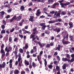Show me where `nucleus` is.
I'll use <instances>...</instances> for the list:
<instances>
[{
    "mask_svg": "<svg viewBox=\"0 0 74 74\" xmlns=\"http://www.w3.org/2000/svg\"><path fill=\"white\" fill-rule=\"evenodd\" d=\"M19 36L21 38H23V35H21L20 34H19Z\"/></svg>",
    "mask_w": 74,
    "mask_h": 74,
    "instance_id": "obj_52",
    "label": "nucleus"
},
{
    "mask_svg": "<svg viewBox=\"0 0 74 74\" xmlns=\"http://www.w3.org/2000/svg\"><path fill=\"white\" fill-rule=\"evenodd\" d=\"M62 21V20L60 18H58L56 20L50 21H49V23H56V22H60Z\"/></svg>",
    "mask_w": 74,
    "mask_h": 74,
    "instance_id": "obj_3",
    "label": "nucleus"
},
{
    "mask_svg": "<svg viewBox=\"0 0 74 74\" xmlns=\"http://www.w3.org/2000/svg\"><path fill=\"white\" fill-rule=\"evenodd\" d=\"M69 26H71V25H73V23H71V22H69Z\"/></svg>",
    "mask_w": 74,
    "mask_h": 74,
    "instance_id": "obj_53",
    "label": "nucleus"
},
{
    "mask_svg": "<svg viewBox=\"0 0 74 74\" xmlns=\"http://www.w3.org/2000/svg\"><path fill=\"white\" fill-rule=\"evenodd\" d=\"M2 53L3 54H2L1 58H4V56H5V52H4V53Z\"/></svg>",
    "mask_w": 74,
    "mask_h": 74,
    "instance_id": "obj_36",
    "label": "nucleus"
},
{
    "mask_svg": "<svg viewBox=\"0 0 74 74\" xmlns=\"http://www.w3.org/2000/svg\"><path fill=\"white\" fill-rule=\"evenodd\" d=\"M68 59L67 58H62V60L63 62H66L67 61Z\"/></svg>",
    "mask_w": 74,
    "mask_h": 74,
    "instance_id": "obj_19",
    "label": "nucleus"
},
{
    "mask_svg": "<svg viewBox=\"0 0 74 74\" xmlns=\"http://www.w3.org/2000/svg\"><path fill=\"white\" fill-rule=\"evenodd\" d=\"M15 56L17 55V51H15L14 52Z\"/></svg>",
    "mask_w": 74,
    "mask_h": 74,
    "instance_id": "obj_59",
    "label": "nucleus"
},
{
    "mask_svg": "<svg viewBox=\"0 0 74 74\" xmlns=\"http://www.w3.org/2000/svg\"><path fill=\"white\" fill-rule=\"evenodd\" d=\"M14 30H15V29H14V28H12V29L10 31V32H11V33H12V32H13V31Z\"/></svg>",
    "mask_w": 74,
    "mask_h": 74,
    "instance_id": "obj_50",
    "label": "nucleus"
},
{
    "mask_svg": "<svg viewBox=\"0 0 74 74\" xmlns=\"http://www.w3.org/2000/svg\"><path fill=\"white\" fill-rule=\"evenodd\" d=\"M54 42H51L50 44V45L51 46V47H52V46H53V43Z\"/></svg>",
    "mask_w": 74,
    "mask_h": 74,
    "instance_id": "obj_44",
    "label": "nucleus"
},
{
    "mask_svg": "<svg viewBox=\"0 0 74 74\" xmlns=\"http://www.w3.org/2000/svg\"><path fill=\"white\" fill-rule=\"evenodd\" d=\"M16 16H14L13 17L10 19V23H11L12 21H14V19L16 20Z\"/></svg>",
    "mask_w": 74,
    "mask_h": 74,
    "instance_id": "obj_7",
    "label": "nucleus"
},
{
    "mask_svg": "<svg viewBox=\"0 0 74 74\" xmlns=\"http://www.w3.org/2000/svg\"><path fill=\"white\" fill-rule=\"evenodd\" d=\"M51 37V40H54V38H55L54 37V36H52Z\"/></svg>",
    "mask_w": 74,
    "mask_h": 74,
    "instance_id": "obj_63",
    "label": "nucleus"
},
{
    "mask_svg": "<svg viewBox=\"0 0 74 74\" xmlns=\"http://www.w3.org/2000/svg\"><path fill=\"white\" fill-rule=\"evenodd\" d=\"M61 25V23H56L55 24V25L56 26V25Z\"/></svg>",
    "mask_w": 74,
    "mask_h": 74,
    "instance_id": "obj_47",
    "label": "nucleus"
},
{
    "mask_svg": "<svg viewBox=\"0 0 74 74\" xmlns=\"http://www.w3.org/2000/svg\"><path fill=\"white\" fill-rule=\"evenodd\" d=\"M33 3L32 2H31L28 4V7H31L32 5H33Z\"/></svg>",
    "mask_w": 74,
    "mask_h": 74,
    "instance_id": "obj_26",
    "label": "nucleus"
},
{
    "mask_svg": "<svg viewBox=\"0 0 74 74\" xmlns=\"http://www.w3.org/2000/svg\"><path fill=\"white\" fill-rule=\"evenodd\" d=\"M66 14H67V13L65 11H62L61 13V15H65Z\"/></svg>",
    "mask_w": 74,
    "mask_h": 74,
    "instance_id": "obj_20",
    "label": "nucleus"
},
{
    "mask_svg": "<svg viewBox=\"0 0 74 74\" xmlns=\"http://www.w3.org/2000/svg\"><path fill=\"white\" fill-rule=\"evenodd\" d=\"M40 14H41V12H37L36 13V15L37 16H39Z\"/></svg>",
    "mask_w": 74,
    "mask_h": 74,
    "instance_id": "obj_23",
    "label": "nucleus"
},
{
    "mask_svg": "<svg viewBox=\"0 0 74 74\" xmlns=\"http://www.w3.org/2000/svg\"><path fill=\"white\" fill-rule=\"evenodd\" d=\"M25 65L27 66H29V62H28V61L26 60H25Z\"/></svg>",
    "mask_w": 74,
    "mask_h": 74,
    "instance_id": "obj_12",
    "label": "nucleus"
},
{
    "mask_svg": "<svg viewBox=\"0 0 74 74\" xmlns=\"http://www.w3.org/2000/svg\"><path fill=\"white\" fill-rule=\"evenodd\" d=\"M71 58H74V54H72L71 55Z\"/></svg>",
    "mask_w": 74,
    "mask_h": 74,
    "instance_id": "obj_64",
    "label": "nucleus"
},
{
    "mask_svg": "<svg viewBox=\"0 0 74 74\" xmlns=\"http://www.w3.org/2000/svg\"><path fill=\"white\" fill-rule=\"evenodd\" d=\"M1 27L2 29H4L5 28V25H4V24L2 25L1 26Z\"/></svg>",
    "mask_w": 74,
    "mask_h": 74,
    "instance_id": "obj_35",
    "label": "nucleus"
},
{
    "mask_svg": "<svg viewBox=\"0 0 74 74\" xmlns=\"http://www.w3.org/2000/svg\"><path fill=\"white\" fill-rule=\"evenodd\" d=\"M1 34H5V30L3 29L1 31Z\"/></svg>",
    "mask_w": 74,
    "mask_h": 74,
    "instance_id": "obj_24",
    "label": "nucleus"
},
{
    "mask_svg": "<svg viewBox=\"0 0 74 74\" xmlns=\"http://www.w3.org/2000/svg\"><path fill=\"white\" fill-rule=\"evenodd\" d=\"M58 47H56V50H58V51H60V47H61L60 46V45H58Z\"/></svg>",
    "mask_w": 74,
    "mask_h": 74,
    "instance_id": "obj_10",
    "label": "nucleus"
},
{
    "mask_svg": "<svg viewBox=\"0 0 74 74\" xmlns=\"http://www.w3.org/2000/svg\"><path fill=\"white\" fill-rule=\"evenodd\" d=\"M21 74H25V71H21Z\"/></svg>",
    "mask_w": 74,
    "mask_h": 74,
    "instance_id": "obj_60",
    "label": "nucleus"
},
{
    "mask_svg": "<svg viewBox=\"0 0 74 74\" xmlns=\"http://www.w3.org/2000/svg\"><path fill=\"white\" fill-rule=\"evenodd\" d=\"M1 14H0V16L1 15H4V14H5V12H4V11H2L1 12Z\"/></svg>",
    "mask_w": 74,
    "mask_h": 74,
    "instance_id": "obj_27",
    "label": "nucleus"
},
{
    "mask_svg": "<svg viewBox=\"0 0 74 74\" xmlns=\"http://www.w3.org/2000/svg\"><path fill=\"white\" fill-rule=\"evenodd\" d=\"M18 62H20V61H21V54H19L18 56Z\"/></svg>",
    "mask_w": 74,
    "mask_h": 74,
    "instance_id": "obj_15",
    "label": "nucleus"
},
{
    "mask_svg": "<svg viewBox=\"0 0 74 74\" xmlns=\"http://www.w3.org/2000/svg\"><path fill=\"white\" fill-rule=\"evenodd\" d=\"M40 26H45V23H41L40 25Z\"/></svg>",
    "mask_w": 74,
    "mask_h": 74,
    "instance_id": "obj_29",
    "label": "nucleus"
},
{
    "mask_svg": "<svg viewBox=\"0 0 74 74\" xmlns=\"http://www.w3.org/2000/svg\"><path fill=\"white\" fill-rule=\"evenodd\" d=\"M34 50H35V52H37V47L34 46L33 47Z\"/></svg>",
    "mask_w": 74,
    "mask_h": 74,
    "instance_id": "obj_30",
    "label": "nucleus"
},
{
    "mask_svg": "<svg viewBox=\"0 0 74 74\" xmlns=\"http://www.w3.org/2000/svg\"><path fill=\"white\" fill-rule=\"evenodd\" d=\"M64 1V0H62L61 1H58L59 3H60V5H61V7L63 8H65L64 7V5L65 6H66V5H69V4H70V3L67 1L66 3H62V2Z\"/></svg>",
    "mask_w": 74,
    "mask_h": 74,
    "instance_id": "obj_2",
    "label": "nucleus"
},
{
    "mask_svg": "<svg viewBox=\"0 0 74 74\" xmlns=\"http://www.w3.org/2000/svg\"><path fill=\"white\" fill-rule=\"evenodd\" d=\"M26 33H27V34H30V32L27 31L26 30V31H25L24 32H23V34H26Z\"/></svg>",
    "mask_w": 74,
    "mask_h": 74,
    "instance_id": "obj_25",
    "label": "nucleus"
},
{
    "mask_svg": "<svg viewBox=\"0 0 74 74\" xmlns=\"http://www.w3.org/2000/svg\"><path fill=\"white\" fill-rule=\"evenodd\" d=\"M60 13L59 12L57 13V14L56 15V16L57 17H59V16H60Z\"/></svg>",
    "mask_w": 74,
    "mask_h": 74,
    "instance_id": "obj_33",
    "label": "nucleus"
},
{
    "mask_svg": "<svg viewBox=\"0 0 74 74\" xmlns=\"http://www.w3.org/2000/svg\"><path fill=\"white\" fill-rule=\"evenodd\" d=\"M44 62H45V67H46L47 65V60L45 59H44Z\"/></svg>",
    "mask_w": 74,
    "mask_h": 74,
    "instance_id": "obj_21",
    "label": "nucleus"
},
{
    "mask_svg": "<svg viewBox=\"0 0 74 74\" xmlns=\"http://www.w3.org/2000/svg\"><path fill=\"white\" fill-rule=\"evenodd\" d=\"M74 61V58H72L71 60V62H73Z\"/></svg>",
    "mask_w": 74,
    "mask_h": 74,
    "instance_id": "obj_49",
    "label": "nucleus"
},
{
    "mask_svg": "<svg viewBox=\"0 0 74 74\" xmlns=\"http://www.w3.org/2000/svg\"><path fill=\"white\" fill-rule=\"evenodd\" d=\"M70 55H69V54H67V58H68L69 59H70Z\"/></svg>",
    "mask_w": 74,
    "mask_h": 74,
    "instance_id": "obj_55",
    "label": "nucleus"
},
{
    "mask_svg": "<svg viewBox=\"0 0 74 74\" xmlns=\"http://www.w3.org/2000/svg\"><path fill=\"white\" fill-rule=\"evenodd\" d=\"M32 66H33L34 68H35V67L37 66V65L35 63H34V62H32Z\"/></svg>",
    "mask_w": 74,
    "mask_h": 74,
    "instance_id": "obj_18",
    "label": "nucleus"
},
{
    "mask_svg": "<svg viewBox=\"0 0 74 74\" xmlns=\"http://www.w3.org/2000/svg\"><path fill=\"white\" fill-rule=\"evenodd\" d=\"M9 42H11V41H12V39L11 37H10L9 38Z\"/></svg>",
    "mask_w": 74,
    "mask_h": 74,
    "instance_id": "obj_34",
    "label": "nucleus"
},
{
    "mask_svg": "<svg viewBox=\"0 0 74 74\" xmlns=\"http://www.w3.org/2000/svg\"><path fill=\"white\" fill-rule=\"evenodd\" d=\"M69 66V64H64L62 66V69L63 70H64L66 69V67H67Z\"/></svg>",
    "mask_w": 74,
    "mask_h": 74,
    "instance_id": "obj_6",
    "label": "nucleus"
},
{
    "mask_svg": "<svg viewBox=\"0 0 74 74\" xmlns=\"http://www.w3.org/2000/svg\"><path fill=\"white\" fill-rule=\"evenodd\" d=\"M23 23H22L21 22H20L19 23V25L20 26H22L23 25L22 24H23Z\"/></svg>",
    "mask_w": 74,
    "mask_h": 74,
    "instance_id": "obj_51",
    "label": "nucleus"
},
{
    "mask_svg": "<svg viewBox=\"0 0 74 74\" xmlns=\"http://www.w3.org/2000/svg\"><path fill=\"white\" fill-rule=\"evenodd\" d=\"M11 11H12V9H10L8 10V13H10V12H11Z\"/></svg>",
    "mask_w": 74,
    "mask_h": 74,
    "instance_id": "obj_40",
    "label": "nucleus"
},
{
    "mask_svg": "<svg viewBox=\"0 0 74 74\" xmlns=\"http://www.w3.org/2000/svg\"><path fill=\"white\" fill-rule=\"evenodd\" d=\"M9 63L10 64H12V59L10 60L9 61Z\"/></svg>",
    "mask_w": 74,
    "mask_h": 74,
    "instance_id": "obj_57",
    "label": "nucleus"
},
{
    "mask_svg": "<svg viewBox=\"0 0 74 74\" xmlns=\"http://www.w3.org/2000/svg\"><path fill=\"white\" fill-rule=\"evenodd\" d=\"M46 48H49V47H50V45L49 44H48L46 45Z\"/></svg>",
    "mask_w": 74,
    "mask_h": 74,
    "instance_id": "obj_41",
    "label": "nucleus"
},
{
    "mask_svg": "<svg viewBox=\"0 0 74 74\" xmlns=\"http://www.w3.org/2000/svg\"><path fill=\"white\" fill-rule=\"evenodd\" d=\"M4 52H5V51H4V49H1L0 53H4Z\"/></svg>",
    "mask_w": 74,
    "mask_h": 74,
    "instance_id": "obj_28",
    "label": "nucleus"
},
{
    "mask_svg": "<svg viewBox=\"0 0 74 74\" xmlns=\"http://www.w3.org/2000/svg\"><path fill=\"white\" fill-rule=\"evenodd\" d=\"M25 49H27L28 48V45H25Z\"/></svg>",
    "mask_w": 74,
    "mask_h": 74,
    "instance_id": "obj_56",
    "label": "nucleus"
},
{
    "mask_svg": "<svg viewBox=\"0 0 74 74\" xmlns=\"http://www.w3.org/2000/svg\"><path fill=\"white\" fill-rule=\"evenodd\" d=\"M25 71L26 72L29 71V68H26L25 69Z\"/></svg>",
    "mask_w": 74,
    "mask_h": 74,
    "instance_id": "obj_61",
    "label": "nucleus"
},
{
    "mask_svg": "<svg viewBox=\"0 0 74 74\" xmlns=\"http://www.w3.org/2000/svg\"><path fill=\"white\" fill-rule=\"evenodd\" d=\"M60 69V68L59 66H56V70H57V71H59V69Z\"/></svg>",
    "mask_w": 74,
    "mask_h": 74,
    "instance_id": "obj_31",
    "label": "nucleus"
},
{
    "mask_svg": "<svg viewBox=\"0 0 74 74\" xmlns=\"http://www.w3.org/2000/svg\"><path fill=\"white\" fill-rule=\"evenodd\" d=\"M3 22L4 24V25H6V22H5V20H3Z\"/></svg>",
    "mask_w": 74,
    "mask_h": 74,
    "instance_id": "obj_45",
    "label": "nucleus"
},
{
    "mask_svg": "<svg viewBox=\"0 0 74 74\" xmlns=\"http://www.w3.org/2000/svg\"><path fill=\"white\" fill-rule=\"evenodd\" d=\"M67 33L66 32H62L61 34H62V36L63 38H64L62 40V42L63 45H65L68 44H70V42L69 41H65L64 40L66 39V40H68V38H69V34H67Z\"/></svg>",
    "mask_w": 74,
    "mask_h": 74,
    "instance_id": "obj_1",
    "label": "nucleus"
},
{
    "mask_svg": "<svg viewBox=\"0 0 74 74\" xmlns=\"http://www.w3.org/2000/svg\"><path fill=\"white\" fill-rule=\"evenodd\" d=\"M54 1L53 0H48L47 2H48V4H52Z\"/></svg>",
    "mask_w": 74,
    "mask_h": 74,
    "instance_id": "obj_8",
    "label": "nucleus"
},
{
    "mask_svg": "<svg viewBox=\"0 0 74 74\" xmlns=\"http://www.w3.org/2000/svg\"><path fill=\"white\" fill-rule=\"evenodd\" d=\"M38 60V62H40V56H39V55L37 56V57Z\"/></svg>",
    "mask_w": 74,
    "mask_h": 74,
    "instance_id": "obj_39",
    "label": "nucleus"
},
{
    "mask_svg": "<svg viewBox=\"0 0 74 74\" xmlns=\"http://www.w3.org/2000/svg\"><path fill=\"white\" fill-rule=\"evenodd\" d=\"M57 59L58 60V61H60V57H59V56H57Z\"/></svg>",
    "mask_w": 74,
    "mask_h": 74,
    "instance_id": "obj_43",
    "label": "nucleus"
},
{
    "mask_svg": "<svg viewBox=\"0 0 74 74\" xmlns=\"http://www.w3.org/2000/svg\"><path fill=\"white\" fill-rule=\"evenodd\" d=\"M34 18V17L33 16H30V18L29 19V20L32 22H33V19Z\"/></svg>",
    "mask_w": 74,
    "mask_h": 74,
    "instance_id": "obj_9",
    "label": "nucleus"
},
{
    "mask_svg": "<svg viewBox=\"0 0 74 74\" xmlns=\"http://www.w3.org/2000/svg\"><path fill=\"white\" fill-rule=\"evenodd\" d=\"M45 34L49 35L50 34V31L48 30H46L45 31Z\"/></svg>",
    "mask_w": 74,
    "mask_h": 74,
    "instance_id": "obj_11",
    "label": "nucleus"
},
{
    "mask_svg": "<svg viewBox=\"0 0 74 74\" xmlns=\"http://www.w3.org/2000/svg\"><path fill=\"white\" fill-rule=\"evenodd\" d=\"M45 18V16H44V15H42L40 16V18Z\"/></svg>",
    "mask_w": 74,
    "mask_h": 74,
    "instance_id": "obj_54",
    "label": "nucleus"
},
{
    "mask_svg": "<svg viewBox=\"0 0 74 74\" xmlns=\"http://www.w3.org/2000/svg\"><path fill=\"white\" fill-rule=\"evenodd\" d=\"M35 37L36 38V40H38V41H39V37H38V36H37V35H36Z\"/></svg>",
    "mask_w": 74,
    "mask_h": 74,
    "instance_id": "obj_48",
    "label": "nucleus"
},
{
    "mask_svg": "<svg viewBox=\"0 0 74 74\" xmlns=\"http://www.w3.org/2000/svg\"><path fill=\"white\" fill-rule=\"evenodd\" d=\"M38 44L39 46L40 47H42V44L41 43V42H38Z\"/></svg>",
    "mask_w": 74,
    "mask_h": 74,
    "instance_id": "obj_32",
    "label": "nucleus"
},
{
    "mask_svg": "<svg viewBox=\"0 0 74 74\" xmlns=\"http://www.w3.org/2000/svg\"><path fill=\"white\" fill-rule=\"evenodd\" d=\"M4 47V44H2V45L1 46V49H3Z\"/></svg>",
    "mask_w": 74,
    "mask_h": 74,
    "instance_id": "obj_42",
    "label": "nucleus"
},
{
    "mask_svg": "<svg viewBox=\"0 0 74 74\" xmlns=\"http://www.w3.org/2000/svg\"><path fill=\"white\" fill-rule=\"evenodd\" d=\"M55 13V11H53L51 12H50V14H53Z\"/></svg>",
    "mask_w": 74,
    "mask_h": 74,
    "instance_id": "obj_58",
    "label": "nucleus"
},
{
    "mask_svg": "<svg viewBox=\"0 0 74 74\" xmlns=\"http://www.w3.org/2000/svg\"><path fill=\"white\" fill-rule=\"evenodd\" d=\"M21 19H22V16H19L17 17L16 19V21H20Z\"/></svg>",
    "mask_w": 74,
    "mask_h": 74,
    "instance_id": "obj_5",
    "label": "nucleus"
},
{
    "mask_svg": "<svg viewBox=\"0 0 74 74\" xmlns=\"http://www.w3.org/2000/svg\"><path fill=\"white\" fill-rule=\"evenodd\" d=\"M53 60H54V61L53 62V63L54 64H56V63H57V61H56V59L55 58H54L53 59Z\"/></svg>",
    "mask_w": 74,
    "mask_h": 74,
    "instance_id": "obj_46",
    "label": "nucleus"
},
{
    "mask_svg": "<svg viewBox=\"0 0 74 74\" xmlns=\"http://www.w3.org/2000/svg\"><path fill=\"white\" fill-rule=\"evenodd\" d=\"M47 26L45 25H43L42 27H41V29L42 30H45V28L47 27Z\"/></svg>",
    "mask_w": 74,
    "mask_h": 74,
    "instance_id": "obj_17",
    "label": "nucleus"
},
{
    "mask_svg": "<svg viewBox=\"0 0 74 74\" xmlns=\"http://www.w3.org/2000/svg\"><path fill=\"white\" fill-rule=\"evenodd\" d=\"M19 51L20 53H23V49L21 48L19 49Z\"/></svg>",
    "mask_w": 74,
    "mask_h": 74,
    "instance_id": "obj_22",
    "label": "nucleus"
},
{
    "mask_svg": "<svg viewBox=\"0 0 74 74\" xmlns=\"http://www.w3.org/2000/svg\"><path fill=\"white\" fill-rule=\"evenodd\" d=\"M64 25H65V26H68V23H64Z\"/></svg>",
    "mask_w": 74,
    "mask_h": 74,
    "instance_id": "obj_62",
    "label": "nucleus"
},
{
    "mask_svg": "<svg viewBox=\"0 0 74 74\" xmlns=\"http://www.w3.org/2000/svg\"><path fill=\"white\" fill-rule=\"evenodd\" d=\"M61 29H60V28H57L56 32H58V33H59L60 32Z\"/></svg>",
    "mask_w": 74,
    "mask_h": 74,
    "instance_id": "obj_37",
    "label": "nucleus"
},
{
    "mask_svg": "<svg viewBox=\"0 0 74 74\" xmlns=\"http://www.w3.org/2000/svg\"><path fill=\"white\" fill-rule=\"evenodd\" d=\"M31 1H34L35 2L38 1V2L42 3H45V0H31Z\"/></svg>",
    "mask_w": 74,
    "mask_h": 74,
    "instance_id": "obj_4",
    "label": "nucleus"
},
{
    "mask_svg": "<svg viewBox=\"0 0 74 74\" xmlns=\"http://www.w3.org/2000/svg\"><path fill=\"white\" fill-rule=\"evenodd\" d=\"M49 68V69H52L53 67V66L51 65H49L48 66Z\"/></svg>",
    "mask_w": 74,
    "mask_h": 74,
    "instance_id": "obj_38",
    "label": "nucleus"
},
{
    "mask_svg": "<svg viewBox=\"0 0 74 74\" xmlns=\"http://www.w3.org/2000/svg\"><path fill=\"white\" fill-rule=\"evenodd\" d=\"M2 68H5V62H3V63L2 64Z\"/></svg>",
    "mask_w": 74,
    "mask_h": 74,
    "instance_id": "obj_16",
    "label": "nucleus"
},
{
    "mask_svg": "<svg viewBox=\"0 0 74 74\" xmlns=\"http://www.w3.org/2000/svg\"><path fill=\"white\" fill-rule=\"evenodd\" d=\"M25 10V7L23 5L21 6L20 8V10L21 11H24Z\"/></svg>",
    "mask_w": 74,
    "mask_h": 74,
    "instance_id": "obj_14",
    "label": "nucleus"
},
{
    "mask_svg": "<svg viewBox=\"0 0 74 74\" xmlns=\"http://www.w3.org/2000/svg\"><path fill=\"white\" fill-rule=\"evenodd\" d=\"M19 70L18 69H16L14 71V74H18Z\"/></svg>",
    "mask_w": 74,
    "mask_h": 74,
    "instance_id": "obj_13",
    "label": "nucleus"
}]
</instances>
